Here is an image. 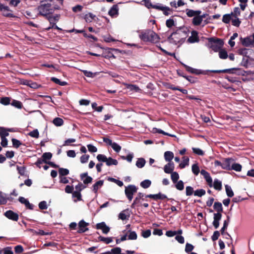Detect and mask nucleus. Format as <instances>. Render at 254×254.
I'll return each instance as SVG.
<instances>
[{"mask_svg":"<svg viewBox=\"0 0 254 254\" xmlns=\"http://www.w3.org/2000/svg\"><path fill=\"white\" fill-rule=\"evenodd\" d=\"M108 180L112 182H114V183H116L119 187H122L124 185L123 182H122L120 180H117L116 179H114L113 178H109L108 179Z\"/></svg>","mask_w":254,"mask_h":254,"instance_id":"obj_57","label":"nucleus"},{"mask_svg":"<svg viewBox=\"0 0 254 254\" xmlns=\"http://www.w3.org/2000/svg\"><path fill=\"white\" fill-rule=\"evenodd\" d=\"M214 209L217 213H221L223 211L222 205L221 202H215L213 205Z\"/></svg>","mask_w":254,"mask_h":254,"instance_id":"obj_32","label":"nucleus"},{"mask_svg":"<svg viewBox=\"0 0 254 254\" xmlns=\"http://www.w3.org/2000/svg\"><path fill=\"white\" fill-rule=\"evenodd\" d=\"M53 123L57 127H61L64 124V121L60 118H56L53 121Z\"/></svg>","mask_w":254,"mask_h":254,"instance_id":"obj_35","label":"nucleus"},{"mask_svg":"<svg viewBox=\"0 0 254 254\" xmlns=\"http://www.w3.org/2000/svg\"><path fill=\"white\" fill-rule=\"evenodd\" d=\"M96 19H97L96 15L92 13H88L84 16V19L87 23H90Z\"/></svg>","mask_w":254,"mask_h":254,"instance_id":"obj_19","label":"nucleus"},{"mask_svg":"<svg viewBox=\"0 0 254 254\" xmlns=\"http://www.w3.org/2000/svg\"><path fill=\"white\" fill-rule=\"evenodd\" d=\"M201 11L199 10L194 11L191 9L187 10V14L189 17L195 16L196 15H199Z\"/></svg>","mask_w":254,"mask_h":254,"instance_id":"obj_30","label":"nucleus"},{"mask_svg":"<svg viewBox=\"0 0 254 254\" xmlns=\"http://www.w3.org/2000/svg\"><path fill=\"white\" fill-rule=\"evenodd\" d=\"M193 152L197 155L202 156L204 155V152L199 148L192 147Z\"/></svg>","mask_w":254,"mask_h":254,"instance_id":"obj_55","label":"nucleus"},{"mask_svg":"<svg viewBox=\"0 0 254 254\" xmlns=\"http://www.w3.org/2000/svg\"><path fill=\"white\" fill-rule=\"evenodd\" d=\"M146 163L145 160L143 158H139L136 162V166L138 168H143Z\"/></svg>","mask_w":254,"mask_h":254,"instance_id":"obj_26","label":"nucleus"},{"mask_svg":"<svg viewBox=\"0 0 254 254\" xmlns=\"http://www.w3.org/2000/svg\"><path fill=\"white\" fill-rule=\"evenodd\" d=\"M107 157L103 154H98L97 156V159L98 161L102 162H105L106 163Z\"/></svg>","mask_w":254,"mask_h":254,"instance_id":"obj_49","label":"nucleus"},{"mask_svg":"<svg viewBox=\"0 0 254 254\" xmlns=\"http://www.w3.org/2000/svg\"><path fill=\"white\" fill-rule=\"evenodd\" d=\"M104 183V181L103 180H100L97 181L96 183H95L92 188V190L95 192L97 193L98 190L101 188Z\"/></svg>","mask_w":254,"mask_h":254,"instance_id":"obj_20","label":"nucleus"},{"mask_svg":"<svg viewBox=\"0 0 254 254\" xmlns=\"http://www.w3.org/2000/svg\"><path fill=\"white\" fill-rule=\"evenodd\" d=\"M204 178H205V181H206L208 185L210 187H212V179L210 174H208L207 176L204 177Z\"/></svg>","mask_w":254,"mask_h":254,"instance_id":"obj_53","label":"nucleus"},{"mask_svg":"<svg viewBox=\"0 0 254 254\" xmlns=\"http://www.w3.org/2000/svg\"><path fill=\"white\" fill-rule=\"evenodd\" d=\"M137 190V188L134 185H130L125 187V193L129 201H130L132 199L133 194Z\"/></svg>","mask_w":254,"mask_h":254,"instance_id":"obj_6","label":"nucleus"},{"mask_svg":"<svg viewBox=\"0 0 254 254\" xmlns=\"http://www.w3.org/2000/svg\"><path fill=\"white\" fill-rule=\"evenodd\" d=\"M212 187L216 190H220L222 189V182L219 180L215 179L212 183Z\"/></svg>","mask_w":254,"mask_h":254,"instance_id":"obj_23","label":"nucleus"},{"mask_svg":"<svg viewBox=\"0 0 254 254\" xmlns=\"http://www.w3.org/2000/svg\"><path fill=\"white\" fill-rule=\"evenodd\" d=\"M139 37L144 42L157 43L159 40V37L157 34L151 30L141 31L139 34Z\"/></svg>","mask_w":254,"mask_h":254,"instance_id":"obj_3","label":"nucleus"},{"mask_svg":"<svg viewBox=\"0 0 254 254\" xmlns=\"http://www.w3.org/2000/svg\"><path fill=\"white\" fill-rule=\"evenodd\" d=\"M127 88L131 91H134L137 92H140L141 91L140 89L135 85H128Z\"/></svg>","mask_w":254,"mask_h":254,"instance_id":"obj_51","label":"nucleus"},{"mask_svg":"<svg viewBox=\"0 0 254 254\" xmlns=\"http://www.w3.org/2000/svg\"><path fill=\"white\" fill-rule=\"evenodd\" d=\"M239 54L244 56L243 61L248 62V59L254 60V51L252 49L243 48L239 50Z\"/></svg>","mask_w":254,"mask_h":254,"instance_id":"obj_4","label":"nucleus"},{"mask_svg":"<svg viewBox=\"0 0 254 254\" xmlns=\"http://www.w3.org/2000/svg\"><path fill=\"white\" fill-rule=\"evenodd\" d=\"M182 162L180 164L179 167L180 168L183 169L185 168L187 166H188L189 164V158L188 157H184L183 158Z\"/></svg>","mask_w":254,"mask_h":254,"instance_id":"obj_29","label":"nucleus"},{"mask_svg":"<svg viewBox=\"0 0 254 254\" xmlns=\"http://www.w3.org/2000/svg\"><path fill=\"white\" fill-rule=\"evenodd\" d=\"M4 216L8 219L14 221H17L18 220L19 216L18 214L14 212L12 210H7L4 214Z\"/></svg>","mask_w":254,"mask_h":254,"instance_id":"obj_7","label":"nucleus"},{"mask_svg":"<svg viewBox=\"0 0 254 254\" xmlns=\"http://www.w3.org/2000/svg\"><path fill=\"white\" fill-rule=\"evenodd\" d=\"M209 42L212 43L210 48L212 49L214 52H218L221 50L222 46L223 45V41L220 39H214L213 38L208 39Z\"/></svg>","mask_w":254,"mask_h":254,"instance_id":"obj_5","label":"nucleus"},{"mask_svg":"<svg viewBox=\"0 0 254 254\" xmlns=\"http://www.w3.org/2000/svg\"><path fill=\"white\" fill-rule=\"evenodd\" d=\"M89 225L88 223L85 222L83 220H81L78 223L79 230L78 233H82L88 230L87 226Z\"/></svg>","mask_w":254,"mask_h":254,"instance_id":"obj_10","label":"nucleus"},{"mask_svg":"<svg viewBox=\"0 0 254 254\" xmlns=\"http://www.w3.org/2000/svg\"><path fill=\"white\" fill-rule=\"evenodd\" d=\"M233 16L231 14H224L222 18V21L225 23H229L231 20H232Z\"/></svg>","mask_w":254,"mask_h":254,"instance_id":"obj_33","label":"nucleus"},{"mask_svg":"<svg viewBox=\"0 0 254 254\" xmlns=\"http://www.w3.org/2000/svg\"><path fill=\"white\" fill-rule=\"evenodd\" d=\"M229 224V220H225L223 223V226L221 229V233L222 235H226L230 237V235L227 232H225V229L227 228Z\"/></svg>","mask_w":254,"mask_h":254,"instance_id":"obj_25","label":"nucleus"},{"mask_svg":"<svg viewBox=\"0 0 254 254\" xmlns=\"http://www.w3.org/2000/svg\"><path fill=\"white\" fill-rule=\"evenodd\" d=\"M231 21H232V25L235 26H236V27L239 26V25L241 22V21L240 20V19L238 18V17H237L236 18H234L233 16Z\"/></svg>","mask_w":254,"mask_h":254,"instance_id":"obj_52","label":"nucleus"},{"mask_svg":"<svg viewBox=\"0 0 254 254\" xmlns=\"http://www.w3.org/2000/svg\"><path fill=\"white\" fill-rule=\"evenodd\" d=\"M205 194V190L203 189L197 190L194 191V195L201 197Z\"/></svg>","mask_w":254,"mask_h":254,"instance_id":"obj_46","label":"nucleus"},{"mask_svg":"<svg viewBox=\"0 0 254 254\" xmlns=\"http://www.w3.org/2000/svg\"><path fill=\"white\" fill-rule=\"evenodd\" d=\"M0 10L2 12V14L5 16H14L13 14L11 13V11L8 6H4L2 4H0Z\"/></svg>","mask_w":254,"mask_h":254,"instance_id":"obj_11","label":"nucleus"},{"mask_svg":"<svg viewBox=\"0 0 254 254\" xmlns=\"http://www.w3.org/2000/svg\"><path fill=\"white\" fill-rule=\"evenodd\" d=\"M0 103L4 105H7L10 104V99L8 97L2 98L0 100Z\"/></svg>","mask_w":254,"mask_h":254,"instance_id":"obj_62","label":"nucleus"},{"mask_svg":"<svg viewBox=\"0 0 254 254\" xmlns=\"http://www.w3.org/2000/svg\"><path fill=\"white\" fill-rule=\"evenodd\" d=\"M121 158L123 160H126L128 162H131L133 158V154L132 153H129L126 157L122 156Z\"/></svg>","mask_w":254,"mask_h":254,"instance_id":"obj_47","label":"nucleus"},{"mask_svg":"<svg viewBox=\"0 0 254 254\" xmlns=\"http://www.w3.org/2000/svg\"><path fill=\"white\" fill-rule=\"evenodd\" d=\"M219 57L221 59H226L228 57V54L225 50L221 49L219 51Z\"/></svg>","mask_w":254,"mask_h":254,"instance_id":"obj_44","label":"nucleus"},{"mask_svg":"<svg viewBox=\"0 0 254 254\" xmlns=\"http://www.w3.org/2000/svg\"><path fill=\"white\" fill-rule=\"evenodd\" d=\"M151 230H147L145 231H143L141 233V235L143 238H147L151 235Z\"/></svg>","mask_w":254,"mask_h":254,"instance_id":"obj_64","label":"nucleus"},{"mask_svg":"<svg viewBox=\"0 0 254 254\" xmlns=\"http://www.w3.org/2000/svg\"><path fill=\"white\" fill-rule=\"evenodd\" d=\"M222 217V214L221 213H217L214 214V220L213 222V225L215 229L218 228L219 226V221L221 220Z\"/></svg>","mask_w":254,"mask_h":254,"instance_id":"obj_13","label":"nucleus"},{"mask_svg":"<svg viewBox=\"0 0 254 254\" xmlns=\"http://www.w3.org/2000/svg\"><path fill=\"white\" fill-rule=\"evenodd\" d=\"M60 177L64 176L69 174V170L67 169L61 168L59 170Z\"/></svg>","mask_w":254,"mask_h":254,"instance_id":"obj_43","label":"nucleus"},{"mask_svg":"<svg viewBox=\"0 0 254 254\" xmlns=\"http://www.w3.org/2000/svg\"><path fill=\"white\" fill-rule=\"evenodd\" d=\"M153 8H155V9H158V10H161V11H162V10H164L165 9H168V6H163L161 4H154L153 5Z\"/></svg>","mask_w":254,"mask_h":254,"instance_id":"obj_60","label":"nucleus"},{"mask_svg":"<svg viewBox=\"0 0 254 254\" xmlns=\"http://www.w3.org/2000/svg\"><path fill=\"white\" fill-rule=\"evenodd\" d=\"M191 170L192 173L196 176H197L200 172L199 167L197 164H194L192 165Z\"/></svg>","mask_w":254,"mask_h":254,"instance_id":"obj_45","label":"nucleus"},{"mask_svg":"<svg viewBox=\"0 0 254 254\" xmlns=\"http://www.w3.org/2000/svg\"><path fill=\"white\" fill-rule=\"evenodd\" d=\"M225 189H226V192L227 193V195L229 197H232L234 195L233 191L231 188L230 186H228V185H225Z\"/></svg>","mask_w":254,"mask_h":254,"instance_id":"obj_42","label":"nucleus"},{"mask_svg":"<svg viewBox=\"0 0 254 254\" xmlns=\"http://www.w3.org/2000/svg\"><path fill=\"white\" fill-rule=\"evenodd\" d=\"M30 136L34 138H38L39 136V133L38 129H35L32 131L30 132L28 134Z\"/></svg>","mask_w":254,"mask_h":254,"instance_id":"obj_54","label":"nucleus"},{"mask_svg":"<svg viewBox=\"0 0 254 254\" xmlns=\"http://www.w3.org/2000/svg\"><path fill=\"white\" fill-rule=\"evenodd\" d=\"M184 66L186 67V70L190 73H194L196 74H199L201 73V71L199 70L193 68L187 65H184Z\"/></svg>","mask_w":254,"mask_h":254,"instance_id":"obj_27","label":"nucleus"},{"mask_svg":"<svg viewBox=\"0 0 254 254\" xmlns=\"http://www.w3.org/2000/svg\"><path fill=\"white\" fill-rule=\"evenodd\" d=\"M193 248L194 247L191 244L187 243L185 248V252L187 253H190L193 250Z\"/></svg>","mask_w":254,"mask_h":254,"instance_id":"obj_63","label":"nucleus"},{"mask_svg":"<svg viewBox=\"0 0 254 254\" xmlns=\"http://www.w3.org/2000/svg\"><path fill=\"white\" fill-rule=\"evenodd\" d=\"M188 36V31L179 29L173 33L168 38L169 42L174 44H182Z\"/></svg>","mask_w":254,"mask_h":254,"instance_id":"obj_2","label":"nucleus"},{"mask_svg":"<svg viewBox=\"0 0 254 254\" xmlns=\"http://www.w3.org/2000/svg\"><path fill=\"white\" fill-rule=\"evenodd\" d=\"M11 105L18 109H21L22 106L21 102L17 100H13Z\"/></svg>","mask_w":254,"mask_h":254,"instance_id":"obj_59","label":"nucleus"},{"mask_svg":"<svg viewBox=\"0 0 254 254\" xmlns=\"http://www.w3.org/2000/svg\"><path fill=\"white\" fill-rule=\"evenodd\" d=\"M145 197L147 198H153L154 199H164L167 198V196L165 194L161 193L155 194H148L145 195Z\"/></svg>","mask_w":254,"mask_h":254,"instance_id":"obj_15","label":"nucleus"},{"mask_svg":"<svg viewBox=\"0 0 254 254\" xmlns=\"http://www.w3.org/2000/svg\"><path fill=\"white\" fill-rule=\"evenodd\" d=\"M175 168V165L173 162H168L164 167V171L166 174H171L173 172Z\"/></svg>","mask_w":254,"mask_h":254,"instance_id":"obj_12","label":"nucleus"},{"mask_svg":"<svg viewBox=\"0 0 254 254\" xmlns=\"http://www.w3.org/2000/svg\"><path fill=\"white\" fill-rule=\"evenodd\" d=\"M111 147L116 152H119L121 149V147L116 142H113L112 144Z\"/></svg>","mask_w":254,"mask_h":254,"instance_id":"obj_56","label":"nucleus"},{"mask_svg":"<svg viewBox=\"0 0 254 254\" xmlns=\"http://www.w3.org/2000/svg\"><path fill=\"white\" fill-rule=\"evenodd\" d=\"M204 16H200L199 15L194 16L192 19V23L194 25H199L202 21Z\"/></svg>","mask_w":254,"mask_h":254,"instance_id":"obj_21","label":"nucleus"},{"mask_svg":"<svg viewBox=\"0 0 254 254\" xmlns=\"http://www.w3.org/2000/svg\"><path fill=\"white\" fill-rule=\"evenodd\" d=\"M72 197L74 202H76L77 201H80L82 200L81 193L78 191H73Z\"/></svg>","mask_w":254,"mask_h":254,"instance_id":"obj_22","label":"nucleus"},{"mask_svg":"<svg viewBox=\"0 0 254 254\" xmlns=\"http://www.w3.org/2000/svg\"><path fill=\"white\" fill-rule=\"evenodd\" d=\"M82 72L86 76L91 78L95 77L98 73V72L93 73L86 70H82Z\"/></svg>","mask_w":254,"mask_h":254,"instance_id":"obj_39","label":"nucleus"},{"mask_svg":"<svg viewBox=\"0 0 254 254\" xmlns=\"http://www.w3.org/2000/svg\"><path fill=\"white\" fill-rule=\"evenodd\" d=\"M108 14L112 17L116 16L119 14V7L117 4L114 5L109 11Z\"/></svg>","mask_w":254,"mask_h":254,"instance_id":"obj_16","label":"nucleus"},{"mask_svg":"<svg viewBox=\"0 0 254 254\" xmlns=\"http://www.w3.org/2000/svg\"><path fill=\"white\" fill-rule=\"evenodd\" d=\"M8 199L6 194L0 191V205L6 204Z\"/></svg>","mask_w":254,"mask_h":254,"instance_id":"obj_24","label":"nucleus"},{"mask_svg":"<svg viewBox=\"0 0 254 254\" xmlns=\"http://www.w3.org/2000/svg\"><path fill=\"white\" fill-rule=\"evenodd\" d=\"M80 178L85 184L90 183L92 180V178L91 177L87 176V173L81 174L80 175Z\"/></svg>","mask_w":254,"mask_h":254,"instance_id":"obj_17","label":"nucleus"},{"mask_svg":"<svg viewBox=\"0 0 254 254\" xmlns=\"http://www.w3.org/2000/svg\"><path fill=\"white\" fill-rule=\"evenodd\" d=\"M151 184V181L149 180H145L140 183V186L144 189H147L150 186Z\"/></svg>","mask_w":254,"mask_h":254,"instance_id":"obj_37","label":"nucleus"},{"mask_svg":"<svg viewBox=\"0 0 254 254\" xmlns=\"http://www.w3.org/2000/svg\"><path fill=\"white\" fill-rule=\"evenodd\" d=\"M233 162H234V160L232 158H228L225 159L222 162V169L231 170Z\"/></svg>","mask_w":254,"mask_h":254,"instance_id":"obj_8","label":"nucleus"},{"mask_svg":"<svg viewBox=\"0 0 254 254\" xmlns=\"http://www.w3.org/2000/svg\"><path fill=\"white\" fill-rule=\"evenodd\" d=\"M171 178L173 183L176 184L179 179V175L177 172H173L171 174Z\"/></svg>","mask_w":254,"mask_h":254,"instance_id":"obj_36","label":"nucleus"},{"mask_svg":"<svg viewBox=\"0 0 254 254\" xmlns=\"http://www.w3.org/2000/svg\"><path fill=\"white\" fill-rule=\"evenodd\" d=\"M176 188L180 190H182L184 188V183L182 181H179L176 183Z\"/></svg>","mask_w":254,"mask_h":254,"instance_id":"obj_58","label":"nucleus"},{"mask_svg":"<svg viewBox=\"0 0 254 254\" xmlns=\"http://www.w3.org/2000/svg\"><path fill=\"white\" fill-rule=\"evenodd\" d=\"M9 135L8 131L7 128L3 127H0V137H6Z\"/></svg>","mask_w":254,"mask_h":254,"instance_id":"obj_34","label":"nucleus"},{"mask_svg":"<svg viewBox=\"0 0 254 254\" xmlns=\"http://www.w3.org/2000/svg\"><path fill=\"white\" fill-rule=\"evenodd\" d=\"M118 164V161L116 159H113L111 157L108 158L106 163V164L108 166L111 165H117Z\"/></svg>","mask_w":254,"mask_h":254,"instance_id":"obj_31","label":"nucleus"},{"mask_svg":"<svg viewBox=\"0 0 254 254\" xmlns=\"http://www.w3.org/2000/svg\"><path fill=\"white\" fill-rule=\"evenodd\" d=\"M128 232V240H134L137 239V236L135 232L129 231Z\"/></svg>","mask_w":254,"mask_h":254,"instance_id":"obj_41","label":"nucleus"},{"mask_svg":"<svg viewBox=\"0 0 254 254\" xmlns=\"http://www.w3.org/2000/svg\"><path fill=\"white\" fill-rule=\"evenodd\" d=\"M52 157V154L50 152H46L43 153L42 155V159L45 161V163H47V160H50Z\"/></svg>","mask_w":254,"mask_h":254,"instance_id":"obj_50","label":"nucleus"},{"mask_svg":"<svg viewBox=\"0 0 254 254\" xmlns=\"http://www.w3.org/2000/svg\"><path fill=\"white\" fill-rule=\"evenodd\" d=\"M186 195L190 196L194 192L193 188L190 186H188L186 189Z\"/></svg>","mask_w":254,"mask_h":254,"instance_id":"obj_61","label":"nucleus"},{"mask_svg":"<svg viewBox=\"0 0 254 254\" xmlns=\"http://www.w3.org/2000/svg\"><path fill=\"white\" fill-rule=\"evenodd\" d=\"M199 41L198 32L194 30L192 31L191 33V36L188 39V42L190 43H194L198 42Z\"/></svg>","mask_w":254,"mask_h":254,"instance_id":"obj_9","label":"nucleus"},{"mask_svg":"<svg viewBox=\"0 0 254 254\" xmlns=\"http://www.w3.org/2000/svg\"><path fill=\"white\" fill-rule=\"evenodd\" d=\"M174 153L170 151L165 152L164 155L165 161L168 162H172V160L174 158Z\"/></svg>","mask_w":254,"mask_h":254,"instance_id":"obj_18","label":"nucleus"},{"mask_svg":"<svg viewBox=\"0 0 254 254\" xmlns=\"http://www.w3.org/2000/svg\"><path fill=\"white\" fill-rule=\"evenodd\" d=\"M51 80L56 84H58L61 86H64L67 84V82L65 81H61L60 80L56 77H52Z\"/></svg>","mask_w":254,"mask_h":254,"instance_id":"obj_40","label":"nucleus"},{"mask_svg":"<svg viewBox=\"0 0 254 254\" xmlns=\"http://www.w3.org/2000/svg\"><path fill=\"white\" fill-rule=\"evenodd\" d=\"M231 14L234 18H236L237 17H238L241 14V11H240V8L238 7H235L233 11L231 13Z\"/></svg>","mask_w":254,"mask_h":254,"instance_id":"obj_48","label":"nucleus"},{"mask_svg":"<svg viewBox=\"0 0 254 254\" xmlns=\"http://www.w3.org/2000/svg\"><path fill=\"white\" fill-rule=\"evenodd\" d=\"M152 132L153 133H162V134H163L164 135H168V136H171V137H175L176 136L175 135L168 133L167 132H166L164 131L163 130H162L161 129L157 128L156 127L153 128Z\"/></svg>","mask_w":254,"mask_h":254,"instance_id":"obj_28","label":"nucleus"},{"mask_svg":"<svg viewBox=\"0 0 254 254\" xmlns=\"http://www.w3.org/2000/svg\"><path fill=\"white\" fill-rule=\"evenodd\" d=\"M241 42L242 44L245 46H250L251 45H254V41L253 40V38L252 36L247 37L245 38L241 39Z\"/></svg>","mask_w":254,"mask_h":254,"instance_id":"obj_14","label":"nucleus"},{"mask_svg":"<svg viewBox=\"0 0 254 254\" xmlns=\"http://www.w3.org/2000/svg\"><path fill=\"white\" fill-rule=\"evenodd\" d=\"M51 2L52 0L42 1L40 5L37 8L38 14L44 16H46L52 13L54 11V9H58L60 8V7L58 6H53Z\"/></svg>","mask_w":254,"mask_h":254,"instance_id":"obj_1","label":"nucleus"},{"mask_svg":"<svg viewBox=\"0 0 254 254\" xmlns=\"http://www.w3.org/2000/svg\"><path fill=\"white\" fill-rule=\"evenodd\" d=\"M231 170H233L237 172H240L242 170V166L239 163H235L233 162Z\"/></svg>","mask_w":254,"mask_h":254,"instance_id":"obj_38","label":"nucleus"}]
</instances>
